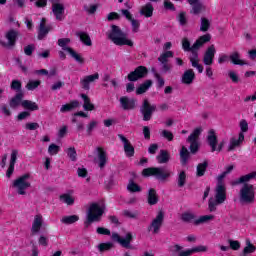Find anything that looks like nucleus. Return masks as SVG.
<instances>
[{"mask_svg":"<svg viewBox=\"0 0 256 256\" xmlns=\"http://www.w3.org/2000/svg\"><path fill=\"white\" fill-rule=\"evenodd\" d=\"M147 203L148 205H157L159 203V195L157 194V190L155 188H150L147 194Z\"/></svg>","mask_w":256,"mask_h":256,"instance_id":"obj_27","label":"nucleus"},{"mask_svg":"<svg viewBox=\"0 0 256 256\" xmlns=\"http://www.w3.org/2000/svg\"><path fill=\"white\" fill-rule=\"evenodd\" d=\"M256 246L251 243V240H246V247L243 249V255H249L251 253H255Z\"/></svg>","mask_w":256,"mask_h":256,"instance_id":"obj_47","label":"nucleus"},{"mask_svg":"<svg viewBox=\"0 0 256 256\" xmlns=\"http://www.w3.org/2000/svg\"><path fill=\"white\" fill-rule=\"evenodd\" d=\"M207 167H209V162L205 160L203 163H199L196 167V177H203L207 173Z\"/></svg>","mask_w":256,"mask_h":256,"instance_id":"obj_36","label":"nucleus"},{"mask_svg":"<svg viewBox=\"0 0 256 256\" xmlns=\"http://www.w3.org/2000/svg\"><path fill=\"white\" fill-rule=\"evenodd\" d=\"M61 151V148L57 144H50L48 147L49 155H57Z\"/></svg>","mask_w":256,"mask_h":256,"instance_id":"obj_61","label":"nucleus"},{"mask_svg":"<svg viewBox=\"0 0 256 256\" xmlns=\"http://www.w3.org/2000/svg\"><path fill=\"white\" fill-rule=\"evenodd\" d=\"M211 41V34H204L200 36L194 44L191 46V42L189 41V38H183L182 39V49L186 53L191 52L192 54L197 53L205 43H209Z\"/></svg>","mask_w":256,"mask_h":256,"instance_id":"obj_4","label":"nucleus"},{"mask_svg":"<svg viewBox=\"0 0 256 256\" xmlns=\"http://www.w3.org/2000/svg\"><path fill=\"white\" fill-rule=\"evenodd\" d=\"M61 221L62 223H64V225H73V223H77V221H79V216L77 215L64 216Z\"/></svg>","mask_w":256,"mask_h":256,"instance_id":"obj_46","label":"nucleus"},{"mask_svg":"<svg viewBox=\"0 0 256 256\" xmlns=\"http://www.w3.org/2000/svg\"><path fill=\"white\" fill-rule=\"evenodd\" d=\"M112 241L118 243V245L122 246L124 249H133V245H131L133 241V233L131 232L126 233L124 238L119 235V233L113 232Z\"/></svg>","mask_w":256,"mask_h":256,"instance_id":"obj_10","label":"nucleus"},{"mask_svg":"<svg viewBox=\"0 0 256 256\" xmlns=\"http://www.w3.org/2000/svg\"><path fill=\"white\" fill-rule=\"evenodd\" d=\"M123 215H124V217H127L128 219H137V217H139V212H137V211L131 212L129 210H124Z\"/></svg>","mask_w":256,"mask_h":256,"instance_id":"obj_62","label":"nucleus"},{"mask_svg":"<svg viewBox=\"0 0 256 256\" xmlns=\"http://www.w3.org/2000/svg\"><path fill=\"white\" fill-rule=\"evenodd\" d=\"M213 219H215V216L213 215H203L200 216L199 219L194 220V225L198 226L207 223V221H213Z\"/></svg>","mask_w":256,"mask_h":256,"instance_id":"obj_48","label":"nucleus"},{"mask_svg":"<svg viewBox=\"0 0 256 256\" xmlns=\"http://www.w3.org/2000/svg\"><path fill=\"white\" fill-rule=\"evenodd\" d=\"M180 219L181 221H183V223H195V221L197 220V216H195L191 212H184L181 214Z\"/></svg>","mask_w":256,"mask_h":256,"instance_id":"obj_41","label":"nucleus"},{"mask_svg":"<svg viewBox=\"0 0 256 256\" xmlns=\"http://www.w3.org/2000/svg\"><path fill=\"white\" fill-rule=\"evenodd\" d=\"M21 103H23V92L16 93L14 97L9 101L11 109H17Z\"/></svg>","mask_w":256,"mask_h":256,"instance_id":"obj_30","label":"nucleus"},{"mask_svg":"<svg viewBox=\"0 0 256 256\" xmlns=\"http://www.w3.org/2000/svg\"><path fill=\"white\" fill-rule=\"evenodd\" d=\"M24 129H26V131H37V129H39V123L28 122L25 124Z\"/></svg>","mask_w":256,"mask_h":256,"instance_id":"obj_59","label":"nucleus"},{"mask_svg":"<svg viewBox=\"0 0 256 256\" xmlns=\"http://www.w3.org/2000/svg\"><path fill=\"white\" fill-rule=\"evenodd\" d=\"M206 141H207L209 147H211V153H215V151H217L218 153H221V151H223V147H225V141H221L219 143L217 134L215 133V131L213 129L208 131Z\"/></svg>","mask_w":256,"mask_h":256,"instance_id":"obj_8","label":"nucleus"},{"mask_svg":"<svg viewBox=\"0 0 256 256\" xmlns=\"http://www.w3.org/2000/svg\"><path fill=\"white\" fill-rule=\"evenodd\" d=\"M157 111V105L151 104L148 99H144L140 107V113L143 116V121H151L153 114Z\"/></svg>","mask_w":256,"mask_h":256,"instance_id":"obj_9","label":"nucleus"},{"mask_svg":"<svg viewBox=\"0 0 256 256\" xmlns=\"http://www.w3.org/2000/svg\"><path fill=\"white\" fill-rule=\"evenodd\" d=\"M207 249H208L207 246L200 245V246L193 247L192 249L184 250L178 253V256H191L193 255V253H205L207 252Z\"/></svg>","mask_w":256,"mask_h":256,"instance_id":"obj_25","label":"nucleus"},{"mask_svg":"<svg viewBox=\"0 0 256 256\" xmlns=\"http://www.w3.org/2000/svg\"><path fill=\"white\" fill-rule=\"evenodd\" d=\"M77 107H79V101L72 100L69 103L61 106L60 113H69V111H73L74 109H77Z\"/></svg>","mask_w":256,"mask_h":256,"instance_id":"obj_33","label":"nucleus"},{"mask_svg":"<svg viewBox=\"0 0 256 256\" xmlns=\"http://www.w3.org/2000/svg\"><path fill=\"white\" fill-rule=\"evenodd\" d=\"M52 13L55 15L57 21H63L65 14V6L61 3L52 4Z\"/></svg>","mask_w":256,"mask_h":256,"instance_id":"obj_22","label":"nucleus"},{"mask_svg":"<svg viewBox=\"0 0 256 256\" xmlns=\"http://www.w3.org/2000/svg\"><path fill=\"white\" fill-rule=\"evenodd\" d=\"M95 81H99V73H94L92 75H86L80 79V87L84 91H90L91 83H95Z\"/></svg>","mask_w":256,"mask_h":256,"instance_id":"obj_13","label":"nucleus"},{"mask_svg":"<svg viewBox=\"0 0 256 256\" xmlns=\"http://www.w3.org/2000/svg\"><path fill=\"white\" fill-rule=\"evenodd\" d=\"M67 53H69V55L75 59V61L77 63H79L80 65H83V63H85V58L81 56V54L76 53L75 50H73V48H67Z\"/></svg>","mask_w":256,"mask_h":256,"instance_id":"obj_43","label":"nucleus"},{"mask_svg":"<svg viewBox=\"0 0 256 256\" xmlns=\"http://www.w3.org/2000/svg\"><path fill=\"white\" fill-rule=\"evenodd\" d=\"M153 86V80H145L139 87L136 89V95H143L147 93L149 89Z\"/></svg>","mask_w":256,"mask_h":256,"instance_id":"obj_31","label":"nucleus"},{"mask_svg":"<svg viewBox=\"0 0 256 256\" xmlns=\"http://www.w3.org/2000/svg\"><path fill=\"white\" fill-rule=\"evenodd\" d=\"M118 139H120L124 145V153L126 157H135V147H133V144H131L129 139L123 134H118Z\"/></svg>","mask_w":256,"mask_h":256,"instance_id":"obj_16","label":"nucleus"},{"mask_svg":"<svg viewBox=\"0 0 256 256\" xmlns=\"http://www.w3.org/2000/svg\"><path fill=\"white\" fill-rule=\"evenodd\" d=\"M215 199L217 203H225L227 201V187L225 185H216Z\"/></svg>","mask_w":256,"mask_h":256,"instance_id":"obj_19","label":"nucleus"},{"mask_svg":"<svg viewBox=\"0 0 256 256\" xmlns=\"http://www.w3.org/2000/svg\"><path fill=\"white\" fill-rule=\"evenodd\" d=\"M161 135H162V137L164 138V139H167V141H173V139H174V135H173V133L171 132V131H169V130H163L162 131V133H161Z\"/></svg>","mask_w":256,"mask_h":256,"instance_id":"obj_64","label":"nucleus"},{"mask_svg":"<svg viewBox=\"0 0 256 256\" xmlns=\"http://www.w3.org/2000/svg\"><path fill=\"white\" fill-rule=\"evenodd\" d=\"M245 141V134L243 132H240L238 135V139L236 138H231L230 139V145L228 147V151H233L235 150L236 147H239L241 143Z\"/></svg>","mask_w":256,"mask_h":256,"instance_id":"obj_29","label":"nucleus"},{"mask_svg":"<svg viewBox=\"0 0 256 256\" xmlns=\"http://www.w3.org/2000/svg\"><path fill=\"white\" fill-rule=\"evenodd\" d=\"M229 249H232V251H239L241 249V243L237 240H229Z\"/></svg>","mask_w":256,"mask_h":256,"instance_id":"obj_60","label":"nucleus"},{"mask_svg":"<svg viewBox=\"0 0 256 256\" xmlns=\"http://www.w3.org/2000/svg\"><path fill=\"white\" fill-rule=\"evenodd\" d=\"M98 152V166L100 169H104L105 165H107V152L103 147H98L97 148Z\"/></svg>","mask_w":256,"mask_h":256,"instance_id":"obj_28","label":"nucleus"},{"mask_svg":"<svg viewBox=\"0 0 256 256\" xmlns=\"http://www.w3.org/2000/svg\"><path fill=\"white\" fill-rule=\"evenodd\" d=\"M113 249V243L106 242V243H100L98 245V250L100 253H105V251H111Z\"/></svg>","mask_w":256,"mask_h":256,"instance_id":"obj_53","label":"nucleus"},{"mask_svg":"<svg viewBox=\"0 0 256 256\" xmlns=\"http://www.w3.org/2000/svg\"><path fill=\"white\" fill-rule=\"evenodd\" d=\"M67 156L69 157L70 161H77V150L75 147H70L66 150Z\"/></svg>","mask_w":256,"mask_h":256,"instance_id":"obj_57","label":"nucleus"},{"mask_svg":"<svg viewBox=\"0 0 256 256\" xmlns=\"http://www.w3.org/2000/svg\"><path fill=\"white\" fill-rule=\"evenodd\" d=\"M163 5L166 11H176L175 4L169 0H164Z\"/></svg>","mask_w":256,"mask_h":256,"instance_id":"obj_63","label":"nucleus"},{"mask_svg":"<svg viewBox=\"0 0 256 256\" xmlns=\"http://www.w3.org/2000/svg\"><path fill=\"white\" fill-rule=\"evenodd\" d=\"M187 3L192 7L190 10L191 15H201L207 9L205 4H202L199 0H187Z\"/></svg>","mask_w":256,"mask_h":256,"instance_id":"obj_17","label":"nucleus"},{"mask_svg":"<svg viewBox=\"0 0 256 256\" xmlns=\"http://www.w3.org/2000/svg\"><path fill=\"white\" fill-rule=\"evenodd\" d=\"M80 97L84 101L83 108L85 111H94L95 110V105H93V103H91V98H89V96H87V94H81Z\"/></svg>","mask_w":256,"mask_h":256,"instance_id":"obj_37","label":"nucleus"},{"mask_svg":"<svg viewBox=\"0 0 256 256\" xmlns=\"http://www.w3.org/2000/svg\"><path fill=\"white\" fill-rule=\"evenodd\" d=\"M151 73H153L154 78L157 81L158 89H161V88L165 87V79L161 76V74H159V72H157V69L152 68Z\"/></svg>","mask_w":256,"mask_h":256,"instance_id":"obj_42","label":"nucleus"},{"mask_svg":"<svg viewBox=\"0 0 256 256\" xmlns=\"http://www.w3.org/2000/svg\"><path fill=\"white\" fill-rule=\"evenodd\" d=\"M108 39L118 47H123V45L133 47L134 45L132 40L127 39V34L121 30V27L115 24L111 25V30L108 32Z\"/></svg>","mask_w":256,"mask_h":256,"instance_id":"obj_3","label":"nucleus"},{"mask_svg":"<svg viewBox=\"0 0 256 256\" xmlns=\"http://www.w3.org/2000/svg\"><path fill=\"white\" fill-rule=\"evenodd\" d=\"M17 155H19V151L16 149L12 150L10 164L6 172V177H8V179H11V175H13L15 171V163H17Z\"/></svg>","mask_w":256,"mask_h":256,"instance_id":"obj_21","label":"nucleus"},{"mask_svg":"<svg viewBox=\"0 0 256 256\" xmlns=\"http://www.w3.org/2000/svg\"><path fill=\"white\" fill-rule=\"evenodd\" d=\"M153 11H155V8H153V4H151V2H148L144 6H142L140 14L146 18H149L153 17Z\"/></svg>","mask_w":256,"mask_h":256,"instance_id":"obj_34","label":"nucleus"},{"mask_svg":"<svg viewBox=\"0 0 256 256\" xmlns=\"http://www.w3.org/2000/svg\"><path fill=\"white\" fill-rule=\"evenodd\" d=\"M39 85H41L40 80H30L26 85V89H28V91H35Z\"/></svg>","mask_w":256,"mask_h":256,"instance_id":"obj_56","label":"nucleus"},{"mask_svg":"<svg viewBox=\"0 0 256 256\" xmlns=\"http://www.w3.org/2000/svg\"><path fill=\"white\" fill-rule=\"evenodd\" d=\"M164 219L165 213H163V211H159L155 219L151 222V225L148 227V231H151V229H153L154 235H157V233L161 231Z\"/></svg>","mask_w":256,"mask_h":256,"instance_id":"obj_12","label":"nucleus"},{"mask_svg":"<svg viewBox=\"0 0 256 256\" xmlns=\"http://www.w3.org/2000/svg\"><path fill=\"white\" fill-rule=\"evenodd\" d=\"M5 39H7L8 42H2L3 47H15L19 39V31L15 29L8 30L5 34Z\"/></svg>","mask_w":256,"mask_h":256,"instance_id":"obj_14","label":"nucleus"},{"mask_svg":"<svg viewBox=\"0 0 256 256\" xmlns=\"http://www.w3.org/2000/svg\"><path fill=\"white\" fill-rule=\"evenodd\" d=\"M156 159L160 164L169 163V160L171 159V154H169V151L162 149L160 150L159 155L156 156Z\"/></svg>","mask_w":256,"mask_h":256,"instance_id":"obj_35","label":"nucleus"},{"mask_svg":"<svg viewBox=\"0 0 256 256\" xmlns=\"http://www.w3.org/2000/svg\"><path fill=\"white\" fill-rule=\"evenodd\" d=\"M177 183L178 187H185V183H187V173L184 170L178 174Z\"/></svg>","mask_w":256,"mask_h":256,"instance_id":"obj_51","label":"nucleus"},{"mask_svg":"<svg viewBox=\"0 0 256 256\" xmlns=\"http://www.w3.org/2000/svg\"><path fill=\"white\" fill-rule=\"evenodd\" d=\"M253 179H256V171L242 175L234 181V185H242L239 192L240 203L248 205L255 203V186L249 184V181H253Z\"/></svg>","mask_w":256,"mask_h":256,"instance_id":"obj_1","label":"nucleus"},{"mask_svg":"<svg viewBox=\"0 0 256 256\" xmlns=\"http://www.w3.org/2000/svg\"><path fill=\"white\" fill-rule=\"evenodd\" d=\"M189 61L192 67H194V69H197L198 73H203V64H199V51L194 52L192 56L189 57Z\"/></svg>","mask_w":256,"mask_h":256,"instance_id":"obj_26","label":"nucleus"},{"mask_svg":"<svg viewBox=\"0 0 256 256\" xmlns=\"http://www.w3.org/2000/svg\"><path fill=\"white\" fill-rule=\"evenodd\" d=\"M27 179H31V174H23L14 180L12 187L17 189L18 195H27L26 191L31 187V182L27 181Z\"/></svg>","mask_w":256,"mask_h":256,"instance_id":"obj_7","label":"nucleus"},{"mask_svg":"<svg viewBox=\"0 0 256 256\" xmlns=\"http://www.w3.org/2000/svg\"><path fill=\"white\" fill-rule=\"evenodd\" d=\"M201 135V128H196L193 132L188 136L187 143L190 144L189 150L187 147L182 146L180 149V163L182 167H185L187 163H189V159H191V155H197L199 153V149L201 144L199 143V136ZM190 151V152H189Z\"/></svg>","mask_w":256,"mask_h":256,"instance_id":"obj_2","label":"nucleus"},{"mask_svg":"<svg viewBox=\"0 0 256 256\" xmlns=\"http://www.w3.org/2000/svg\"><path fill=\"white\" fill-rule=\"evenodd\" d=\"M69 43H71L70 38H60V39H58V45H59V47H61L63 49V51H67V49H71V47L67 46V45H69Z\"/></svg>","mask_w":256,"mask_h":256,"instance_id":"obj_54","label":"nucleus"},{"mask_svg":"<svg viewBox=\"0 0 256 256\" xmlns=\"http://www.w3.org/2000/svg\"><path fill=\"white\" fill-rule=\"evenodd\" d=\"M230 63H232V65H240L241 67L247 65V62L241 59V54L238 51L230 54Z\"/></svg>","mask_w":256,"mask_h":256,"instance_id":"obj_32","label":"nucleus"},{"mask_svg":"<svg viewBox=\"0 0 256 256\" xmlns=\"http://www.w3.org/2000/svg\"><path fill=\"white\" fill-rule=\"evenodd\" d=\"M177 21L182 27H185L187 25V12H180L177 16Z\"/></svg>","mask_w":256,"mask_h":256,"instance_id":"obj_55","label":"nucleus"},{"mask_svg":"<svg viewBox=\"0 0 256 256\" xmlns=\"http://www.w3.org/2000/svg\"><path fill=\"white\" fill-rule=\"evenodd\" d=\"M210 27L211 21H209V19H207L206 17H202L200 23V31H202V33H207Z\"/></svg>","mask_w":256,"mask_h":256,"instance_id":"obj_49","label":"nucleus"},{"mask_svg":"<svg viewBox=\"0 0 256 256\" xmlns=\"http://www.w3.org/2000/svg\"><path fill=\"white\" fill-rule=\"evenodd\" d=\"M215 53H217V50L215 49V45H210L203 56V63L204 65H207L208 67L213 65V61L215 59Z\"/></svg>","mask_w":256,"mask_h":256,"instance_id":"obj_18","label":"nucleus"},{"mask_svg":"<svg viewBox=\"0 0 256 256\" xmlns=\"http://www.w3.org/2000/svg\"><path fill=\"white\" fill-rule=\"evenodd\" d=\"M49 31L51 26H47V18H42L38 29V40L43 41V38L49 35Z\"/></svg>","mask_w":256,"mask_h":256,"instance_id":"obj_20","label":"nucleus"},{"mask_svg":"<svg viewBox=\"0 0 256 256\" xmlns=\"http://www.w3.org/2000/svg\"><path fill=\"white\" fill-rule=\"evenodd\" d=\"M23 109L28 111H39V105L31 100H23L21 103Z\"/></svg>","mask_w":256,"mask_h":256,"instance_id":"obj_40","label":"nucleus"},{"mask_svg":"<svg viewBox=\"0 0 256 256\" xmlns=\"http://www.w3.org/2000/svg\"><path fill=\"white\" fill-rule=\"evenodd\" d=\"M173 51H166L158 57L159 63H169V59L173 58Z\"/></svg>","mask_w":256,"mask_h":256,"instance_id":"obj_45","label":"nucleus"},{"mask_svg":"<svg viewBox=\"0 0 256 256\" xmlns=\"http://www.w3.org/2000/svg\"><path fill=\"white\" fill-rule=\"evenodd\" d=\"M60 201H62V203H65L66 205H69V206L75 204V198H73V196H71L70 194L60 195Z\"/></svg>","mask_w":256,"mask_h":256,"instance_id":"obj_50","label":"nucleus"},{"mask_svg":"<svg viewBox=\"0 0 256 256\" xmlns=\"http://www.w3.org/2000/svg\"><path fill=\"white\" fill-rule=\"evenodd\" d=\"M148 74H149V70L147 69V67L138 66L134 69V71H131L127 75V79H128V81L133 83L135 81H139V79H143V78L147 77Z\"/></svg>","mask_w":256,"mask_h":256,"instance_id":"obj_11","label":"nucleus"},{"mask_svg":"<svg viewBox=\"0 0 256 256\" xmlns=\"http://www.w3.org/2000/svg\"><path fill=\"white\" fill-rule=\"evenodd\" d=\"M103 213H105V206H100L99 203H92L88 209L87 220L84 222L85 227H89L91 223L101 221V217H103Z\"/></svg>","mask_w":256,"mask_h":256,"instance_id":"obj_5","label":"nucleus"},{"mask_svg":"<svg viewBox=\"0 0 256 256\" xmlns=\"http://www.w3.org/2000/svg\"><path fill=\"white\" fill-rule=\"evenodd\" d=\"M119 103L123 111H133L137 107V100L127 96L120 97Z\"/></svg>","mask_w":256,"mask_h":256,"instance_id":"obj_15","label":"nucleus"},{"mask_svg":"<svg viewBox=\"0 0 256 256\" xmlns=\"http://www.w3.org/2000/svg\"><path fill=\"white\" fill-rule=\"evenodd\" d=\"M127 191H129V193H141L143 189L139 186V184L135 183L133 178H131L127 185Z\"/></svg>","mask_w":256,"mask_h":256,"instance_id":"obj_39","label":"nucleus"},{"mask_svg":"<svg viewBox=\"0 0 256 256\" xmlns=\"http://www.w3.org/2000/svg\"><path fill=\"white\" fill-rule=\"evenodd\" d=\"M217 205H223L222 202H217V200H213V198H210L208 201V209L210 213H215L217 211Z\"/></svg>","mask_w":256,"mask_h":256,"instance_id":"obj_52","label":"nucleus"},{"mask_svg":"<svg viewBox=\"0 0 256 256\" xmlns=\"http://www.w3.org/2000/svg\"><path fill=\"white\" fill-rule=\"evenodd\" d=\"M228 77L234 84H237V83H239V81H241V79L239 78V74H237V72H235L233 70H230L228 72Z\"/></svg>","mask_w":256,"mask_h":256,"instance_id":"obj_58","label":"nucleus"},{"mask_svg":"<svg viewBox=\"0 0 256 256\" xmlns=\"http://www.w3.org/2000/svg\"><path fill=\"white\" fill-rule=\"evenodd\" d=\"M76 35L77 37H79L80 41L87 47H91V45H93V42L91 41V36H89L87 32H77Z\"/></svg>","mask_w":256,"mask_h":256,"instance_id":"obj_38","label":"nucleus"},{"mask_svg":"<svg viewBox=\"0 0 256 256\" xmlns=\"http://www.w3.org/2000/svg\"><path fill=\"white\" fill-rule=\"evenodd\" d=\"M42 227H43V216L41 214H38L34 217V221L32 223V228H31L32 235L39 233Z\"/></svg>","mask_w":256,"mask_h":256,"instance_id":"obj_24","label":"nucleus"},{"mask_svg":"<svg viewBox=\"0 0 256 256\" xmlns=\"http://www.w3.org/2000/svg\"><path fill=\"white\" fill-rule=\"evenodd\" d=\"M10 89L16 91V93H23V83H21V80H12Z\"/></svg>","mask_w":256,"mask_h":256,"instance_id":"obj_44","label":"nucleus"},{"mask_svg":"<svg viewBox=\"0 0 256 256\" xmlns=\"http://www.w3.org/2000/svg\"><path fill=\"white\" fill-rule=\"evenodd\" d=\"M195 81V71L193 69L185 70L181 77L183 85H191Z\"/></svg>","mask_w":256,"mask_h":256,"instance_id":"obj_23","label":"nucleus"},{"mask_svg":"<svg viewBox=\"0 0 256 256\" xmlns=\"http://www.w3.org/2000/svg\"><path fill=\"white\" fill-rule=\"evenodd\" d=\"M143 177H155L157 181H167L171 177V172L163 167H148L142 170Z\"/></svg>","mask_w":256,"mask_h":256,"instance_id":"obj_6","label":"nucleus"}]
</instances>
